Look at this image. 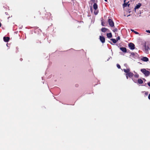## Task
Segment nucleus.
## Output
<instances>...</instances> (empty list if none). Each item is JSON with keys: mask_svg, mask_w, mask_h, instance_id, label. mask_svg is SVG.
<instances>
[{"mask_svg": "<svg viewBox=\"0 0 150 150\" xmlns=\"http://www.w3.org/2000/svg\"><path fill=\"white\" fill-rule=\"evenodd\" d=\"M141 71L146 76H148L150 74L149 71L146 70L145 69H141Z\"/></svg>", "mask_w": 150, "mask_h": 150, "instance_id": "f257e3e1", "label": "nucleus"}, {"mask_svg": "<svg viewBox=\"0 0 150 150\" xmlns=\"http://www.w3.org/2000/svg\"><path fill=\"white\" fill-rule=\"evenodd\" d=\"M108 23L109 25L111 27L114 26V23L112 20L110 19H109L108 20Z\"/></svg>", "mask_w": 150, "mask_h": 150, "instance_id": "f03ea898", "label": "nucleus"}, {"mask_svg": "<svg viewBox=\"0 0 150 150\" xmlns=\"http://www.w3.org/2000/svg\"><path fill=\"white\" fill-rule=\"evenodd\" d=\"M129 46L131 50H133L134 49V45L132 43H130L129 44Z\"/></svg>", "mask_w": 150, "mask_h": 150, "instance_id": "7ed1b4c3", "label": "nucleus"}, {"mask_svg": "<svg viewBox=\"0 0 150 150\" xmlns=\"http://www.w3.org/2000/svg\"><path fill=\"white\" fill-rule=\"evenodd\" d=\"M100 41L101 42L103 43H104L105 42V38L101 36H100Z\"/></svg>", "mask_w": 150, "mask_h": 150, "instance_id": "20e7f679", "label": "nucleus"}, {"mask_svg": "<svg viewBox=\"0 0 150 150\" xmlns=\"http://www.w3.org/2000/svg\"><path fill=\"white\" fill-rule=\"evenodd\" d=\"M149 49V47L148 46H146L145 45V52L146 53H148V51Z\"/></svg>", "mask_w": 150, "mask_h": 150, "instance_id": "39448f33", "label": "nucleus"}, {"mask_svg": "<svg viewBox=\"0 0 150 150\" xmlns=\"http://www.w3.org/2000/svg\"><path fill=\"white\" fill-rule=\"evenodd\" d=\"M4 41L5 42H8L10 38L9 37H4L3 38Z\"/></svg>", "mask_w": 150, "mask_h": 150, "instance_id": "423d86ee", "label": "nucleus"}, {"mask_svg": "<svg viewBox=\"0 0 150 150\" xmlns=\"http://www.w3.org/2000/svg\"><path fill=\"white\" fill-rule=\"evenodd\" d=\"M120 50L124 52H127L126 48L125 47H121L120 48Z\"/></svg>", "mask_w": 150, "mask_h": 150, "instance_id": "0eeeda50", "label": "nucleus"}, {"mask_svg": "<svg viewBox=\"0 0 150 150\" xmlns=\"http://www.w3.org/2000/svg\"><path fill=\"white\" fill-rule=\"evenodd\" d=\"M126 75H128L129 77L132 78L133 76V74L132 73L130 72L127 74H126Z\"/></svg>", "mask_w": 150, "mask_h": 150, "instance_id": "6e6552de", "label": "nucleus"}, {"mask_svg": "<svg viewBox=\"0 0 150 150\" xmlns=\"http://www.w3.org/2000/svg\"><path fill=\"white\" fill-rule=\"evenodd\" d=\"M141 60L145 62H147L148 61V58L146 57H143L142 58Z\"/></svg>", "mask_w": 150, "mask_h": 150, "instance_id": "1a4fd4ad", "label": "nucleus"}, {"mask_svg": "<svg viewBox=\"0 0 150 150\" xmlns=\"http://www.w3.org/2000/svg\"><path fill=\"white\" fill-rule=\"evenodd\" d=\"M141 4L139 3L138 4H137L136 6L135 7L134 9H138L141 6Z\"/></svg>", "mask_w": 150, "mask_h": 150, "instance_id": "9d476101", "label": "nucleus"}, {"mask_svg": "<svg viewBox=\"0 0 150 150\" xmlns=\"http://www.w3.org/2000/svg\"><path fill=\"white\" fill-rule=\"evenodd\" d=\"M93 8L96 10L98 8V6L95 3H94L93 5Z\"/></svg>", "mask_w": 150, "mask_h": 150, "instance_id": "9b49d317", "label": "nucleus"}, {"mask_svg": "<svg viewBox=\"0 0 150 150\" xmlns=\"http://www.w3.org/2000/svg\"><path fill=\"white\" fill-rule=\"evenodd\" d=\"M124 71L126 73V74H127L130 72V70L129 69H123Z\"/></svg>", "mask_w": 150, "mask_h": 150, "instance_id": "f8f14e48", "label": "nucleus"}, {"mask_svg": "<svg viewBox=\"0 0 150 150\" xmlns=\"http://www.w3.org/2000/svg\"><path fill=\"white\" fill-rule=\"evenodd\" d=\"M107 37L109 38H111L112 37V34L111 33H107Z\"/></svg>", "mask_w": 150, "mask_h": 150, "instance_id": "ddd939ff", "label": "nucleus"}, {"mask_svg": "<svg viewBox=\"0 0 150 150\" xmlns=\"http://www.w3.org/2000/svg\"><path fill=\"white\" fill-rule=\"evenodd\" d=\"M108 29L105 28L101 29V31L103 32H105Z\"/></svg>", "mask_w": 150, "mask_h": 150, "instance_id": "4468645a", "label": "nucleus"}, {"mask_svg": "<svg viewBox=\"0 0 150 150\" xmlns=\"http://www.w3.org/2000/svg\"><path fill=\"white\" fill-rule=\"evenodd\" d=\"M138 82L139 84H142L143 83V81L141 79H139L138 80Z\"/></svg>", "mask_w": 150, "mask_h": 150, "instance_id": "2eb2a0df", "label": "nucleus"}, {"mask_svg": "<svg viewBox=\"0 0 150 150\" xmlns=\"http://www.w3.org/2000/svg\"><path fill=\"white\" fill-rule=\"evenodd\" d=\"M111 40L114 43H115L117 42V40L115 39H111Z\"/></svg>", "mask_w": 150, "mask_h": 150, "instance_id": "dca6fc26", "label": "nucleus"}, {"mask_svg": "<svg viewBox=\"0 0 150 150\" xmlns=\"http://www.w3.org/2000/svg\"><path fill=\"white\" fill-rule=\"evenodd\" d=\"M105 23L103 22V20L101 21V25L103 26H105Z\"/></svg>", "mask_w": 150, "mask_h": 150, "instance_id": "f3484780", "label": "nucleus"}, {"mask_svg": "<svg viewBox=\"0 0 150 150\" xmlns=\"http://www.w3.org/2000/svg\"><path fill=\"white\" fill-rule=\"evenodd\" d=\"M124 3H124V4H123V7H126L127 6V3H125V2Z\"/></svg>", "mask_w": 150, "mask_h": 150, "instance_id": "a211bd4d", "label": "nucleus"}, {"mask_svg": "<svg viewBox=\"0 0 150 150\" xmlns=\"http://www.w3.org/2000/svg\"><path fill=\"white\" fill-rule=\"evenodd\" d=\"M98 11H95L94 12V13L95 14V15H96L98 13Z\"/></svg>", "mask_w": 150, "mask_h": 150, "instance_id": "6ab92c4d", "label": "nucleus"}, {"mask_svg": "<svg viewBox=\"0 0 150 150\" xmlns=\"http://www.w3.org/2000/svg\"><path fill=\"white\" fill-rule=\"evenodd\" d=\"M117 66L118 68L120 69V66L119 64H117Z\"/></svg>", "mask_w": 150, "mask_h": 150, "instance_id": "aec40b11", "label": "nucleus"}, {"mask_svg": "<svg viewBox=\"0 0 150 150\" xmlns=\"http://www.w3.org/2000/svg\"><path fill=\"white\" fill-rule=\"evenodd\" d=\"M120 37L119 36H118L117 38V40L118 41V40H120Z\"/></svg>", "mask_w": 150, "mask_h": 150, "instance_id": "412c9836", "label": "nucleus"}, {"mask_svg": "<svg viewBox=\"0 0 150 150\" xmlns=\"http://www.w3.org/2000/svg\"><path fill=\"white\" fill-rule=\"evenodd\" d=\"M134 32L135 33V34H139V33L136 31H134Z\"/></svg>", "mask_w": 150, "mask_h": 150, "instance_id": "4be33fe9", "label": "nucleus"}, {"mask_svg": "<svg viewBox=\"0 0 150 150\" xmlns=\"http://www.w3.org/2000/svg\"><path fill=\"white\" fill-rule=\"evenodd\" d=\"M146 31L147 33H150V30H146Z\"/></svg>", "mask_w": 150, "mask_h": 150, "instance_id": "5701e85b", "label": "nucleus"}, {"mask_svg": "<svg viewBox=\"0 0 150 150\" xmlns=\"http://www.w3.org/2000/svg\"><path fill=\"white\" fill-rule=\"evenodd\" d=\"M148 98L150 100V94H149V96H148Z\"/></svg>", "mask_w": 150, "mask_h": 150, "instance_id": "b1692460", "label": "nucleus"}, {"mask_svg": "<svg viewBox=\"0 0 150 150\" xmlns=\"http://www.w3.org/2000/svg\"><path fill=\"white\" fill-rule=\"evenodd\" d=\"M138 76H139L138 75H135V76L136 77H138Z\"/></svg>", "mask_w": 150, "mask_h": 150, "instance_id": "393cba45", "label": "nucleus"}, {"mask_svg": "<svg viewBox=\"0 0 150 150\" xmlns=\"http://www.w3.org/2000/svg\"><path fill=\"white\" fill-rule=\"evenodd\" d=\"M148 86L150 87V82L148 83Z\"/></svg>", "mask_w": 150, "mask_h": 150, "instance_id": "a878e982", "label": "nucleus"}, {"mask_svg": "<svg viewBox=\"0 0 150 150\" xmlns=\"http://www.w3.org/2000/svg\"><path fill=\"white\" fill-rule=\"evenodd\" d=\"M126 76L127 79H128V75H126Z\"/></svg>", "mask_w": 150, "mask_h": 150, "instance_id": "bb28decb", "label": "nucleus"}, {"mask_svg": "<svg viewBox=\"0 0 150 150\" xmlns=\"http://www.w3.org/2000/svg\"><path fill=\"white\" fill-rule=\"evenodd\" d=\"M116 30V29H114L113 30V31L114 32H115V31Z\"/></svg>", "mask_w": 150, "mask_h": 150, "instance_id": "cd10ccee", "label": "nucleus"}, {"mask_svg": "<svg viewBox=\"0 0 150 150\" xmlns=\"http://www.w3.org/2000/svg\"><path fill=\"white\" fill-rule=\"evenodd\" d=\"M131 30L132 31V32H134V31L133 30H132V29H131Z\"/></svg>", "mask_w": 150, "mask_h": 150, "instance_id": "c85d7f7f", "label": "nucleus"}, {"mask_svg": "<svg viewBox=\"0 0 150 150\" xmlns=\"http://www.w3.org/2000/svg\"><path fill=\"white\" fill-rule=\"evenodd\" d=\"M91 12H92V8H91Z\"/></svg>", "mask_w": 150, "mask_h": 150, "instance_id": "c756f323", "label": "nucleus"}, {"mask_svg": "<svg viewBox=\"0 0 150 150\" xmlns=\"http://www.w3.org/2000/svg\"><path fill=\"white\" fill-rule=\"evenodd\" d=\"M130 16V15H129L127 16V17H128L129 16Z\"/></svg>", "mask_w": 150, "mask_h": 150, "instance_id": "7c9ffc66", "label": "nucleus"}, {"mask_svg": "<svg viewBox=\"0 0 150 150\" xmlns=\"http://www.w3.org/2000/svg\"><path fill=\"white\" fill-rule=\"evenodd\" d=\"M126 0H124V2H125Z\"/></svg>", "mask_w": 150, "mask_h": 150, "instance_id": "2f4dec72", "label": "nucleus"}, {"mask_svg": "<svg viewBox=\"0 0 150 150\" xmlns=\"http://www.w3.org/2000/svg\"><path fill=\"white\" fill-rule=\"evenodd\" d=\"M105 1H107V0H104Z\"/></svg>", "mask_w": 150, "mask_h": 150, "instance_id": "473e14b6", "label": "nucleus"}]
</instances>
